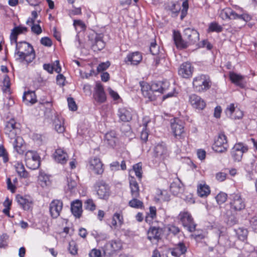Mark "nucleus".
I'll return each instance as SVG.
<instances>
[{"mask_svg":"<svg viewBox=\"0 0 257 257\" xmlns=\"http://www.w3.org/2000/svg\"><path fill=\"white\" fill-rule=\"evenodd\" d=\"M133 170L135 172L136 177L139 181H142L143 178V164L142 162H139L133 166Z\"/></svg>","mask_w":257,"mask_h":257,"instance_id":"obj_36","label":"nucleus"},{"mask_svg":"<svg viewBox=\"0 0 257 257\" xmlns=\"http://www.w3.org/2000/svg\"><path fill=\"white\" fill-rule=\"evenodd\" d=\"M53 156L55 160L61 164H65L68 159L67 153L61 148L57 149Z\"/></svg>","mask_w":257,"mask_h":257,"instance_id":"obj_25","label":"nucleus"},{"mask_svg":"<svg viewBox=\"0 0 257 257\" xmlns=\"http://www.w3.org/2000/svg\"><path fill=\"white\" fill-rule=\"evenodd\" d=\"M31 16H32L31 18H29L26 22V23L28 25H31L33 24H36L35 23L36 20L38 17V14H37V12L35 11H33L31 13Z\"/></svg>","mask_w":257,"mask_h":257,"instance_id":"obj_57","label":"nucleus"},{"mask_svg":"<svg viewBox=\"0 0 257 257\" xmlns=\"http://www.w3.org/2000/svg\"><path fill=\"white\" fill-rule=\"evenodd\" d=\"M170 189L171 192L175 196H178L183 191V188L175 183L171 184Z\"/></svg>","mask_w":257,"mask_h":257,"instance_id":"obj_45","label":"nucleus"},{"mask_svg":"<svg viewBox=\"0 0 257 257\" xmlns=\"http://www.w3.org/2000/svg\"><path fill=\"white\" fill-rule=\"evenodd\" d=\"M178 218L184 227L190 231H192L193 219L191 214L187 211L184 210L180 212Z\"/></svg>","mask_w":257,"mask_h":257,"instance_id":"obj_13","label":"nucleus"},{"mask_svg":"<svg viewBox=\"0 0 257 257\" xmlns=\"http://www.w3.org/2000/svg\"><path fill=\"white\" fill-rule=\"evenodd\" d=\"M11 86L10 79L9 77L6 75L4 77L3 81L2 89L4 92H10V87Z\"/></svg>","mask_w":257,"mask_h":257,"instance_id":"obj_44","label":"nucleus"},{"mask_svg":"<svg viewBox=\"0 0 257 257\" xmlns=\"http://www.w3.org/2000/svg\"><path fill=\"white\" fill-rule=\"evenodd\" d=\"M220 17L223 20L226 19H238L247 22L251 20V17L246 14H237L231 9L226 8L222 10L219 14Z\"/></svg>","mask_w":257,"mask_h":257,"instance_id":"obj_5","label":"nucleus"},{"mask_svg":"<svg viewBox=\"0 0 257 257\" xmlns=\"http://www.w3.org/2000/svg\"><path fill=\"white\" fill-rule=\"evenodd\" d=\"M116 140V134L114 131H110L104 136V141L108 145L115 144Z\"/></svg>","mask_w":257,"mask_h":257,"instance_id":"obj_37","label":"nucleus"},{"mask_svg":"<svg viewBox=\"0 0 257 257\" xmlns=\"http://www.w3.org/2000/svg\"><path fill=\"white\" fill-rule=\"evenodd\" d=\"M211 85V81L209 76L201 75L194 79V88L197 92H203L209 89Z\"/></svg>","mask_w":257,"mask_h":257,"instance_id":"obj_8","label":"nucleus"},{"mask_svg":"<svg viewBox=\"0 0 257 257\" xmlns=\"http://www.w3.org/2000/svg\"><path fill=\"white\" fill-rule=\"evenodd\" d=\"M222 30V27L216 23H211L208 28V31L209 32H220Z\"/></svg>","mask_w":257,"mask_h":257,"instance_id":"obj_54","label":"nucleus"},{"mask_svg":"<svg viewBox=\"0 0 257 257\" xmlns=\"http://www.w3.org/2000/svg\"><path fill=\"white\" fill-rule=\"evenodd\" d=\"M171 129L172 134L176 139H180L185 134L183 123L178 118H174L171 121Z\"/></svg>","mask_w":257,"mask_h":257,"instance_id":"obj_10","label":"nucleus"},{"mask_svg":"<svg viewBox=\"0 0 257 257\" xmlns=\"http://www.w3.org/2000/svg\"><path fill=\"white\" fill-rule=\"evenodd\" d=\"M117 116L121 121L128 122L133 117V110L129 108L120 107L117 111Z\"/></svg>","mask_w":257,"mask_h":257,"instance_id":"obj_20","label":"nucleus"},{"mask_svg":"<svg viewBox=\"0 0 257 257\" xmlns=\"http://www.w3.org/2000/svg\"><path fill=\"white\" fill-rule=\"evenodd\" d=\"M78 134L87 139L89 138V131L88 127L84 125H80L78 128Z\"/></svg>","mask_w":257,"mask_h":257,"instance_id":"obj_41","label":"nucleus"},{"mask_svg":"<svg viewBox=\"0 0 257 257\" xmlns=\"http://www.w3.org/2000/svg\"><path fill=\"white\" fill-rule=\"evenodd\" d=\"M250 224L252 228V229L254 230V232H255L257 233V217L254 216L251 218V219L250 220Z\"/></svg>","mask_w":257,"mask_h":257,"instance_id":"obj_64","label":"nucleus"},{"mask_svg":"<svg viewBox=\"0 0 257 257\" xmlns=\"http://www.w3.org/2000/svg\"><path fill=\"white\" fill-rule=\"evenodd\" d=\"M173 40L178 48H185L188 46L187 43L182 40L181 34L178 31H173Z\"/></svg>","mask_w":257,"mask_h":257,"instance_id":"obj_31","label":"nucleus"},{"mask_svg":"<svg viewBox=\"0 0 257 257\" xmlns=\"http://www.w3.org/2000/svg\"><path fill=\"white\" fill-rule=\"evenodd\" d=\"M28 31V29L24 26L20 25L14 27L11 31L10 39L11 44L13 45V43H16L17 41L18 36L26 33Z\"/></svg>","mask_w":257,"mask_h":257,"instance_id":"obj_24","label":"nucleus"},{"mask_svg":"<svg viewBox=\"0 0 257 257\" xmlns=\"http://www.w3.org/2000/svg\"><path fill=\"white\" fill-rule=\"evenodd\" d=\"M187 248L183 242H179L174 248L170 249V253L173 257H184Z\"/></svg>","mask_w":257,"mask_h":257,"instance_id":"obj_27","label":"nucleus"},{"mask_svg":"<svg viewBox=\"0 0 257 257\" xmlns=\"http://www.w3.org/2000/svg\"><path fill=\"white\" fill-rule=\"evenodd\" d=\"M93 97L94 99L99 103H103L105 102L106 99L103 87L99 83H97L95 85Z\"/></svg>","mask_w":257,"mask_h":257,"instance_id":"obj_22","label":"nucleus"},{"mask_svg":"<svg viewBox=\"0 0 257 257\" xmlns=\"http://www.w3.org/2000/svg\"><path fill=\"white\" fill-rule=\"evenodd\" d=\"M16 123L14 119L10 120L6 124L5 133L9 143L12 145H23V139L21 137L17 135L19 130L16 127Z\"/></svg>","mask_w":257,"mask_h":257,"instance_id":"obj_3","label":"nucleus"},{"mask_svg":"<svg viewBox=\"0 0 257 257\" xmlns=\"http://www.w3.org/2000/svg\"><path fill=\"white\" fill-rule=\"evenodd\" d=\"M16 170L19 176L21 178H27L29 177V173L26 170L22 163H17L16 166Z\"/></svg>","mask_w":257,"mask_h":257,"instance_id":"obj_38","label":"nucleus"},{"mask_svg":"<svg viewBox=\"0 0 257 257\" xmlns=\"http://www.w3.org/2000/svg\"><path fill=\"white\" fill-rule=\"evenodd\" d=\"M70 207L72 214L76 218H80L83 213L82 201L79 199H76L72 201Z\"/></svg>","mask_w":257,"mask_h":257,"instance_id":"obj_21","label":"nucleus"},{"mask_svg":"<svg viewBox=\"0 0 257 257\" xmlns=\"http://www.w3.org/2000/svg\"><path fill=\"white\" fill-rule=\"evenodd\" d=\"M68 189L71 191H73L77 185V182L76 180H73L71 178L68 179Z\"/></svg>","mask_w":257,"mask_h":257,"instance_id":"obj_61","label":"nucleus"},{"mask_svg":"<svg viewBox=\"0 0 257 257\" xmlns=\"http://www.w3.org/2000/svg\"><path fill=\"white\" fill-rule=\"evenodd\" d=\"M168 229L169 232L170 233H172L174 235L177 234L180 231V229L178 226L173 224L169 225Z\"/></svg>","mask_w":257,"mask_h":257,"instance_id":"obj_59","label":"nucleus"},{"mask_svg":"<svg viewBox=\"0 0 257 257\" xmlns=\"http://www.w3.org/2000/svg\"><path fill=\"white\" fill-rule=\"evenodd\" d=\"M63 202L61 199H53L49 204L50 216L53 219H56L60 216L63 210Z\"/></svg>","mask_w":257,"mask_h":257,"instance_id":"obj_9","label":"nucleus"},{"mask_svg":"<svg viewBox=\"0 0 257 257\" xmlns=\"http://www.w3.org/2000/svg\"><path fill=\"white\" fill-rule=\"evenodd\" d=\"M229 77L230 80L233 83L241 88L245 87V82L243 76L236 74L233 72H231L229 73Z\"/></svg>","mask_w":257,"mask_h":257,"instance_id":"obj_28","label":"nucleus"},{"mask_svg":"<svg viewBox=\"0 0 257 257\" xmlns=\"http://www.w3.org/2000/svg\"><path fill=\"white\" fill-rule=\"evenodd\" d=\"M15 47L14 57L16 60L27 63L31 62L35 57V54L33 46L29 43L23 41L13 43Z\"/></svg>","mask_w":257,"mask_h":257,"instance_id":"obj_1","label":"nucleus"},{"mask_svg":"<svg viewBox=\"0 0 257 257\" xmlns=\"http://www.w3.org/2000/svg\"><path fill=\"white\" fill-rule=\"evenodd\" d=\"M32 32L38 35L42 32V29L39 24H33L31 25Z\"/></svg>","mask_w":257,"mask_h":257,"instance_id":"obj_55","label":"nucleus"},{"mask_svg":"<svg viewBox=\"0 0 257 257\" xmlns=\"http://www.w3.org/2000/svg\"><path fill=\"white\" fill-rule=\"evenodd\" d=\"M89 168L97 175H102L104 172V165L99 158L93 157L89 160Z\"/></svg>","mask_w":257,"mask_h":257,"instance_id":"obj_14","label":"nucleus"},{"mask_svg":"<svg viewBox=\"0 0 257 257\" xmlns=\"http://www.w3.org/2000/svg\"><path fill=\"white\" fill-rule=\"evenodd\" d=\"M163 229L159 226H155L150 225L147 232V239L150 241H159L162 238L163 234Z\"/></svg>","mask_w":257,"mask_h":257,"instance_id":"obj_11","label":"nucleus"},{"mask_svg":"<svg viewBox=\"0 0 257 257\" xmlns=\"http://www.w3.org/2000/svg\"><path fill=\"white\" fill-rule=\"evenodd\" d=\"M68 105L70 110L75 111L77 107L73 98L69 97L67 98Z\"/></svg>","mask_w":257,"mask_h":257,"instance_id":"obj_58","label":"nucleus"},{"mask_svg":"<svg viewBox=\"0 0 257 257\" xmlns=\"http://www.w3.org/2000/svg\"><path fill=\"white\" fill-rule=\"evenodd\" d=\"M84 207L85 210L93 212L96 210V205L92 199L88 198L84 202Z\"/></svg>","mask_w":257,"mask_h":257,"instance_id":"obj_40","label":"nucleus"},{"mask_svg":"<svg viewBox=\"0 0 257 257\" xmlns=\"http://www.w3.org/2000/svg\"><path fill=\"white\" fill-rule=\"evenodd\" d=\"M107 90L109 95L114 101L117 103L120 102L121 101L120 96L116 91L113 90L111 88H108Z\"/></svg>","mask_w":257,"mask_h":257,"instance_id":"obj_48","label":"nucleus"},{"mask_svg":"<svg viewBox=\"0 0 257 257\" xmlns=\"http://www.w3.org/2000/svg\"><path fill=\"white\" fill-rule=\"evenodd\" d=\"M141 53L136 51L129 53L124 59V62L127 65H137L142 60Z\"/></svg>","mask_w":257,"mask_h":257,"instance_id":"obj_18","label":"nucleus"},{"mask_svg":"<svg viewBox=\"0 0 257 257\" xmlns=\"http://www.w3.org/2000/svg\"><path fill=\"white\" fill-rule=\"evenodd\" d=\"M94 191L100 199L107 200L110 195L109 186L103 180H99L94 185Z\"/></svg>","mask_w":257,"mask_h":257,"instance_id":"obj_6","label":"nucleus"},{"mask_svg":"<svg viewBox=\"0 0 257 257\" xmlns=\"http://www.w3.org/2000/svg\"><path fill=\"white\" fill-rule=\"evenodd\" d=\"M123 248V242L119 239H111L108 241L102 247L103 255L112 257Z\"/></svg>","mask_w":257,"mask_h":257,"instance_id":"obj_4","label":"nucleus"},{"mask_svg":"<svg viewBox=\"0 0 257 257\" xmlns=\"http://www.w3.org/2000/svg\"><path fill=\"white\" fill-rule=\"evenodd\" d=\"M38 178L40 181L43 182L45 184H46L47 182L49 180V176L42 170L39 172Z\"/></svg>","mask_w":257,"mask_h":257,"instance_id":"obj_60","label":"nucleus"},{"mask_svg":"<svg viewBox=\"0 0 257 257\" xmlns=\"http://www.w3.org/2000/svg\"><path fill=\"white\" fill-rule=\"evenodd\" d=\"M105 43L100 35L97 36L95 38V43L92 45V49L94 51H100L105 47Z\"/></svg>","mask_w":257,"mask_h":257,"instance_id":"obj_35","label":"nucleus"},{"mask_svg":"<svg viewBox=\"0 0 257 257\" xmlns=\"http://www.w3.org/2000/svg\"><path fill=\"white\" fill-rule=\"evenodd\" d=\"M103 252L99 249L94 248L91 249L88 253L89 257H102Z\"/></svg>","mask_w":257,"mask_h":257,"instance_id":"obj_53","label":"nucleus"},{"mask_svg":"<svg viewBox=\"0 0 257 257\" xmlns=\"http://www.w3.org/2000/svg\"><path fill=\"white\" fill-rule=\"evenodd\" d=\"M247 150V146H233L231 149L232 156L235 161H240L243 154L246 152Z\"/></svg>","mask_w":257,"mask_h":257,"instance_id":"obj_26","label":"nucleus"},{"mask_svg":"<svg viewBox=\"0 0 257 257\" xmlns=\"http://www.w3.org/2000/svg\"><path fill=\"white\" fill-rule=\"evenodd\" d=\"M179 75L182 77L188 78L192 76V67L190 63L185 62L183 63L178 70Z\"/></svg>","mask_w":257,"mask_h":257,"instance_id":"obj_29","label":"nucleus"},{"mask_svg":"<svg viewBox=\"0 0 257 257\" xmlns=\"http://www.w3.org/2000/svg\"><path fill=\"white\" fill-rule=\"evenodd\" d=\"M7 184L8 189L10 190L12 193H14L16 192V187L12 183L11 179L9 177L7 179Z\"/></svg>","mask_w":257,"mask_h":257,"instance_id":"obj_62","label":"nucleus"},{"mask_svg":"<svg viewBox=\"0 0 257 257\" xmlns=\"http://www.w3.org/2000/svg\"><path fill=\"white\" fill-rule=\"evenodd\" d=\"M139 197H132L128 203L130 207L135 208L142 209L144 208V204L142 201L138 199Z\"/></svg>","mask_w":257,"mask_h":257,"instance_id":"obj_34","label":"nucleus"},{"mask_svg":"<svg viewBox=\"0 0 257 257\" xmlns=\"http://www.w3.org/2000/svg\"><path fill=\"white\" fill-rule=\"evenodd\" d=\"M227 195L224 192H220L215 197L217 203L218 204H222L224 203L227 199Z\"/></svg>","mask_w":257,"mask_h":257,"instance_id":"obj_49","label":"nucleus"},{"mask_svg":"<svg viewBox=\"0 0 257 257\" xmlns=\"http://www.w3.org/2000/svg\"><path fill=\"white\" fill-rule=\"evenodd\" d=\"M129 187L132 197H140V189L138 183L134 176H128Z\"/></svg>","mask_w":257,"mask_h":257,"instance_id":"obj_23","label":"nucleus"},{"mask_svg":"<svg viewBox=\"0 0 257 257\" xmlns=\"http://www.w3.org/2000/svg\"><path fill=\"white\" fill-rule=\"evenodd\" d=\"M16 200L21 207L25 210H28L32 208L33 201L30 196L17 194Z\"/></svg>","mask_w":257,"mask_h":257,"instance_id":"obj_16","label":"nucleus"},{"mask_svg":"<svg viewBox=\"0 0 257 257\" xmlns=\"http://www.w3.org/2000/svg\"><path fill=\"white\" fill-rule=\"evenodd\" d=\"M156 198L158 200L160 201H166L169 200V196L166 190H158L157 193Z\"/></svg>","mask_w":257,"mask_h":257,"instance_id":"obj_43","label":"nucleus"},{"mask_svg":"<svg viewBox=\"0 0 257 257\" xmlns=\"http://www.w3.org/2000/svg\"><path fill=\"white\" fill-rule=\"evenodd\" d=\"M110 63L109 61H106L105 62H102L100 63L97 68V71L98 72H100L103 71L107 69L110 66Z\"/></svg>","mask_w":257,"mask_h":257,"instance_id":"obj_56","label":"nucleus"},{"mask_svg":"<svg viewBox=\"0 0 257 257\" xmlns=\"http://www.w3.org/2000/svg\"><path fill=\"white\" fill-rule=\"evenodd\" d=\"M206 106V103L200 97L194 95V107L196 109L202 110Z\"/></svg>","mask_w":257,"mask_h":257,"instance_id":"obj_39","label":"nucleus"},{"mask_svg":"<svg viewBox=\"0 0 257 257\" xmlns=\"http://www.w3.org/2000/svg\"><path fill=\"white\" fill-rule=\"evenodd\" d=\"M230 206L233 211H240L245 208V203L240 194H233L231 195Z\"/></svg>","mask_w":257,"mask_h":257,"instance_id":"obj_12","label":"nucleus"},{"mask_svg":"<svg viewBox=\"0 0 257 257\" xmlns=\"http://www.w3.org/2000/svg\"><path fill=\"white\" fill-rule=\"evenodd\" d=\"M73 26L75 27V29L77 32H81L83 31L85 29V25L84 23L81 20H74L73 21Z\"/></svg>","mask_w":257,"mask_h":257,"instance_id":"obj_47","label":"nucleus"},{"mask_svg":"<svg viewBox=\"0 0 257 257\" xmlns=\"http://www.w3.org/2000/svg\"><path fill=\"white\" fill-rule=\"evenodd\" d=\"M234 231L239 240L244 241L246 239L247 235V230L246 229L238 228V229L234 230Z\"/></svg>","mask_w":257,"mask_h":257,"instance_id":"obj_42","label":"nucleus"},{"mask_svg":"<svg viewBox=\"0 0 257 257\" xmlns=\"http://www.w3.org/2000/svg\"><path fill=\"white\" fill-rule=\"evenodd\" d=\"M0 157L3 158L4 163H7L9 161V154L4 146H0Z\"/></svg>","mask_w":257,"mask_h":257,"instance_id":"obj_50","label":"nucleus"},{"mask_svg":"<svg viewBox=\"0 0 257 257\" xmlns=\"http://www.w3.org/2000/svg\"><path fill=\"white\" fill-rule=\"evenodd\" d=\"M225 112L227 116L234 119H241L243 115V112L239 108H236L233 103L230 104L226 107Z\"/></svg>","mask_w":257,"mask_h":257,"instance_id":"obj_19","label":"nucleus"},{"mask_svg":"<svg viewBox=\"0 0 257 257\" xmlns=\"http://www.w3.org/2000/svg\"><path fill=\"white\" fill-rule=\"evenodd\" d=\"M41 43L46 47H51L52 45L51 40L47 37H43L40 40Z\"/></svg>","mask_w":257,"mask_h":257,"instance_id":"obj_63","label":"nucleus"},{"mask_svg":"<svg viewBox=\"0 0 257 257\" xmlns=\"http://www.w3.org/2000/svg\"><path fill=\"white\" fill-rule=\"evenodd\" d=\"M23 101L28 105L29 103L32 104L35 103L36 101V96L34 91L25 92L23 96Z\"/></svg>","mask_w":257,"mask_h":257,"instance_id":"obj_33","label":"nucleus"},{"mask_svg":"<svg viewBox=\"0 0 257 257\" xmlns=\"http://www.w3.org/2000/svg\"><path fill=\"white\" fill-rule=\"evenodd\" d=\"M195 225H194V238L198 241L200 239L204 238L206 236V232L202 230L195 229Z\"/></svg>","mask_w":257,"mask_h":257,"instance_id":"obj_46","label":"nucleus"},{"mask_svg":"<svg viewBox=\"0 0 257 257\" xmlns=\"http://www.w3.org/2000/svg\"><path fill=\"white\" fill-rule=\"evenodd\" d=\"M197 193L202 198L207 197L210 193V188L205 182H201L197 185Z\"/></svg>","mask_w":257,"mask_h":257,"instance_id":"obj_30","label":"nucleus"},{"mask_svg":"<svg viewBox=\"0 0 257 257\" xmlns=\"http://www.w3.org/2000/svg\"><path fill=\"white\" fill-rule=\"evenodd\" d=\"M123 224V217L121 213L116 212L112 216L110 223L108 224L112 230L118 231Z\"/></svg>","mask_w":257,"mask_h":257,"instance_id":"obj_17","label":"nucleus"},{"mask_svg":"<svg viewBox=\"0 0 257 257\" xmlns=\"http://www.w3.org/2000/svg\"><path fill=\"white\" fill-rule=\"evenodd\" d=\"M68 250L72 255H76L78 253V247L76 243L72 241L69 242Z\"/></svg>","mask_w":257,"mask_h":257,"instance_id":"obj_52","label":"nucleus"},{"mask_svg":"<svg viewBox=\"0 0 257 257\" xmlns=\"http://www.w3.org/2000/svg\"><path fill=\"white\" fill-rule=\"evenodd\" d=\"M169 85V82L167 81L161 83H153L151 85L144 83L141 85L142 94L148 101H153L160 94L164 93L168 90Z\"/></svg>","mask_w":257,"mask_h":257,"instance_id":"obj_2","label":"nucleus"},{"mask_svg":"<svg viewBox=\"0 0 257 257\" xmlns=\"http://www.w3.org/2000/svg\"><path fill=\"white\" fill-rule=\"evenodd\" d=\"M52 124L54 130L58 133L62 134L65 132V119L58 113H55L54 114Z\"/></svg>","mask_w":257,"mask_h":257,"instance_id":"obj_15","label":"nucleus"},{"mask_svg":"<svg viewBox=\"0 0 257 257\" xmlns=\"http://www.w3.org/2000/svg\"><path fill=\"white\" fill-rule=\"evenodd\" d=\"M217 234L218 235V242L219 243H221V244H223L225 246H227L230 245L229 243H228V240L226 241H225V239L226 237L224 236V234H223V231H221L220 229L218 230V231L216 232Z\"/></svg>","mask_w":257,"mask_h":257,"instance_id":"obj_51","label":"nucleus"},{"mask_svg":"<svg viewBox=\"0 0 257 257\" xmlns=\"http://www.w3.org/2000/svg\"><path fill=\"white\" fill-rule=\"evenodd\" d=\"M157 218V209L155 206H150L149 211L146 213L145 222L149 225H152L153 220Z\"/></svg>","mask_w":257,"mask_h":257,"instance_id":"obj_32","label":"nucleus"},{"mask_svg":"<svg viewBox=\"0 0 257 257\" xmlns=\"http://www.w3.org/2000/svg\"><path fill=\"white\" fill-rule=\"evenodd\" d=\"M40 157L37 152L28 151L25 154L26 165L31 170L37 169L40 166Z\"/></svg>","mask_w":257,"mask_h":257,"instance_id":"obj_7","label":"nucleus"}]
</instances>
